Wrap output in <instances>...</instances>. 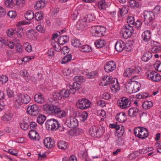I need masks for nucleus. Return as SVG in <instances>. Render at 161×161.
Segmentation results:
<instances>
[{
  "instance_id": "52",
  "label": "nucleus",
  "mask_w": 161,
  "mask_h": 161,
  "mask_svg": "<svg viewBox=\"0 0 161 161\" xmlns=\"http://www.w3.org/2000/svg\"><path fill=\"white\" fill-rule=\"evenodd\" d=\"M51 43L55 50L59 51L60 49V48H59L60 46L57 42L52 41Z\"/></svg>"
},
{
  "instance_id": "5",
  "label": "nucleus",
  "mask_w": 161,
  "mask_h": 161,
  "mask_svg": "<svg viewBox=\"0 0 161 161\" xmlns=\"http://www.w3.org/2000/svg\"><path fill=\"white\" fill-rule=\"evenodd\" d=\"M47 129L49 131H53L59 127L58 122L54 119H50L47 120L46 123Z\"/></svg>"
},
{
  "instance_id": "63",
  "label": "nucleus",
  "mask_w": 161,
  "mask_h": 161,
  "mask_svg": "<svg viewBox=\"0 0 161 161\" xmlns=\"http://www.w3.org/2000/svg\"><path fill=\"white\" fill-rule=\"evenodd\" d=\"M37 124L35 122H32L30 125V128L31 130H35L36 128Z\"/></svg>"
},
{
  "instance_id": "8",
  "label": "nucleus",
  "mask_w": 161,
  "mask_h": 161,
  "mask_svg": "<svg viewBox=\"0 0 161 161\" xmlns=\"http://www.w3.org/2000/svg\"><path fill=\"white\" fill-rule=\"evenodd\" d=\"M117 104L122 109L126 108L130 105L131 102L125 97L121 98L117 101Z\"/></svg>"
},
{
  "instance_id": "27",
  "label": "nucleus",
  "mask_w": 161,
  "mask_h": 161,
  "mask_svg": "<svg viewBox=\"0 0 161 161\" xmlns=\"http://www.w3.org/2000/svg\"><path fill=\"white\" fill-rule=\"evenodd\" d=\"M133 69L127 68L125 71L124 75L125 76L130 77L132 75H134Z\"/></svg>"
},
{
  "instance_id": "51",
  "label": "nucleus",
  "mask_w": 161,
  "mask_h": 161,
  "mask_svg": "<svg viewBox=\"0 0 161 161\" xmlns=\"http://www.w3.org/2000/svg\"><path fill=\"white\" fill-rule=\"evenodd\" d=\"M43 17V15L41 13L37 12L36 13L35 15V19L37 21H39L42 20Z\"/></svg>"
},
{
  "instance_id": "36",
  "label": "nucleus",
  "mask_w": 161,
  "mask_h": 161,
  "mask_svg": "<svg viewBox=\"0 0 161 161\" xmlns=\"http://www.w3.org/2000/svg\"><path fill=\"white\" fill-rule=\"evenodd\" d=\"M72 45L76 47H80L81 44L80 41L78 39H75L72 41Z\"/></svg>"
},
{
  "instance_id": "9",
  "label": "nucleus",
  "mask_w": 161,
  "mask_h": 161,
  "mask_svg": "<svg viewBox=\"0 0 161 161\" xmlns=\"http://www.w3.org/2000/svg\"><path fill=\"white\" fill-rule=\"evenodd\" d=\"M92 27L95 30V35L98 37H101L105 33L106 28L103 26L97 25Z\"/></svg>"
},
{
  "instance_id": "60",
  "label": "nucleus",
  "mask_w": 161,
  "mask_h": 161,
  "mask_svg": "<svg viewBox=\"0 0 161 161\" xmlns=\"http://www.w3.org/2000/svg\"><path fill=\"white\" fill-rule=\"evenodd\" d=\"M22 76L23 77L25 80H28L27 77H26V76L28 74L27 71L25 69L22 70L21 71Z\"/></svg>"
},
{
  "instance_id": "16",
  "label": "nucleus",
  "mask_w": 161,
  "mask_h": 161,
  "mask_svg": "<svg viewBox=\"0 0 161 161\" xmlns=\"http://www.w3.org/2000/svg\"><path fill=\"white\" fill-rule=\"evenodd\" d=\"M133 81H128L125 84V87L127 92L129 93H134V83Z\"/></svg>"
},
{
  "instance_id": "30",
  "label": "nucleus",
  "mask_w": 161,
  "mask_h": 161,
  "mask_svg": "<svg viewBox=\"0 0 161 161\" xmlns=\"http://www.w3.org/2000/svg\"><path fill=\"white\" fill-rule=\"evenodd\" d=\"M67 143L63 141H60L58 143V148L62 149H66L67 148Z\"/></svg>"
},
{
  "instance_id": "13",
  "label": "nucleus",
  "mask_w": 161,
  "mask_h": 161,
  "mask_svg": "<svg viewBox=\"0 0 161 161\" xmlns=\"http://www.w3.org/2000/svg\"><path fill=\"white\" fill-rule=\"evenodd\" d=\"M116 68V64L115 63L111 61L108 62L105 65L104 69L107 72H111Z\"/></svg>"
},
{
  "instance_id": "41",
  "label": "nucleus",
  "mask_w": 161,
  "mask_h": 161,
  "mask_svg": "<svg viewBox=\"0 0 161 161\" xmlns=\"http://www.w3.org/2000/svg\"><path fill=\"white\" fill-rule=\"evenodd\" d=\"M97 127L95 126L92 127L90 128L89 131V133L93 137H96V134L97 131Z\"/></svg>"
},
{
  "instance_id": "48",
  "label": "nucleus",
  "mask_w": 161,
  "mask_h": 161,
  "mask_svg": "<svg viewBox=\"0 0 161 161\" xmlns=\"http://www.w3.org/2000/svg\"><path fill=\"white\" fill-rule=\"evenodd\" d=\"M53 97L54 98V100H61L62 99L60 92H54L53 94Z\"/></svg>"
},
{
  "instance_id": "47",
  "label": "nucleus",
  "mask_w": 161,
  "mask_h": 161,
  "mask_svg": "<svg viewBox=\"0 0 161 161\" xmlns=\"http://www.w3.org/2000/svg\"><path fill=\"white\" fill-rule=\"evenodd\" d=\"M111 88L112 91L114 93H115L119 89V85L117 84L115 86L114 84H112L111 86Z\"/></svg>"
},
{
  "instance_id": "21",
  "label": "nucleus",
  "mask_w": 161,
  "mask_h": 161,
  "mask_svg": "<svg viewBox=\"0 0 161 161\" xmlns=\"http://www.w3.org/2000/svg\"><path fill=\"white\" fill-rule=\"evenodd\" d=\"M115 117L116 120L119 122H124L126 119L125 114L123 112L118 114L116 115Z\"/></svg>"
},
{
  "instance_id": "11",
  "label": "nucleus",
  "mask_w": 161,
  "mask_h": 161,
  "mask_svg": "<svg viewBox=\"0 0 161 161\" xmlns=\"http://www.w3.org/2000/svg\"><path fill=\"white\" fill-rule=\"evenodd\" d=\"M66 123L68 126L70 128L76 127L78 125L77 119L74 117H70L68 118L66 121Z\"/></svg>"
},
{
  "instance_id": "45",
  "label": "nucleus",
  "mask_w": 161,
  "mask_h": 161,
  "mask_svg": "<svg viewBox=\"0 0 161 161\" xmlns=\"http://www.w3.org/2000/svg\"><path fill=\"white\" fill-rule=\"evenodd\" d=\"M12 117V115L10 113L6 114L2 117L3 120L4 121H8L10 120Z\"/></svg>"
},
{
  "instance_id": "14",
  "label": "nucleus",
  "mask_w": 161,
  "mask_h": 161,
  "mask_svg": "<svg viewBox=\"0 0 161 161\" xmlns=\"http://www.w3.org/2000/svg\"><path fill=\"white\" fill-rule=\"evenodd\" d=\"M93 20V19L87 20V19L84 18L79 20L76 24V27L78 30H83L84 28L87 26L86 21L87 20Z\"/></svg>"
},
{
  "instance_id": "62",
  "label": "nucleus",
  "mask_w": 161,
  "mask_h": 161,
  "mask_svg": "<svg viewBox=\"0 0 161 161\" xmlns=\"http://www.w3.org/2000/svg\"><path fill=\"white\" fill-rule=\"evenodd\" d=\"M127 22L130 24L133 25L134 23L135 20L134 18L133 17L128 16L127 18Z\"/></svg>"
},
{
  "instance_id": "64",
  "label": "nucleus",
  "mask_w": 161,
  "mask_h": 161,
  "mask_svg": "<svg viewBox=\"0 0 161 161\" xmlns=\"http://www.w3.org/2000/svg\"><path fill=\"white\" fill-rule=\"evenodd\" d=\"M142 24V23L140 20H138L134 24L137 29H139L141 28Z\"/></svg>"
},
{
  "instance_id": "35",
  "label": "nucleus",
  "mask_w": 161,
  "mask_h": 161,
  "mask_svg": "<svg viewBox=\"0 0 161 161\" xmlns=\"http://www.w3.org/2000/svg\"><path fill=\"white\" fill-rule=\"evenodd\" d=\"M152 105V102L150 101H145L142 105L143 108L145 109L150 108Z\"/></svg>"
},
{
  "instance_id": "42",
  "label": "nucleus",
  "mask_w": 161,
  "mask_h": 161,
  "mask_svg": "<svg viewBox=\"0 0 161 161\" xmlns=\"http://www.w3.org/2000/svg\"><path fill=\"white\" fill-rule=\"evenodd\" d=\"M46 119V117L45 115H41L37 117V121L39 124L42 125L43 124Z\"/></svg>"
},
{
  "instance_id": "39",
  "label": "nucleus",
  "mask_w": 161,
  "mask_h": 161,
  "mask_svg": "<svg viewBox=\"0 0 161 161\" xmlns=\"http://www.w3.org/2000/svg\"><path fill=\"white\" fill-rule=\"evenodd\" d=\"M134 83V93H135L138 91L141 87L140 84L137 81H133Z\"/></svg>"
},
{
  "instance_id": "17",
  "label": "nucleus",
  "mask_w": 161,
  "mask_h": 161,
  "mask_svg": "<svg viewBox=\"0 0 161 161\" xmlns=\"http://www.w3.org/2000/svg\"><path fill=\"white\" fill-rule=\"evenodd\" d=\"M54 114L57 115L58 117L59 118L64 117L66 115L65 111L61 110L58 106H57Z\"/></svg>"
},
{
  "instance_id": "23",
  "label": "nucleus",
  "mask_w": 161,
  "mask_h": 161,
  "mask_svg": "<svg viewBox=\"0 0 161 161\" xmlns=\"http://www.w3.org/2000/svg\"><path fill=\"white\" fill-rule=\"evenodd\" d=\"M142 36L143 39L144 41H148L151 38L150 31L148 30L145 31L142 33Z\"/></svg>"
},
{
  "instance_id": "19",
  "label": "nucleus",
  "mask_w": 161,
  "mask_h": 161,
  "mask_svg": "<svg viewBox=\"0 0 161 161\" xmlns=\"http://www.w3.org/2000/svg\"><path fill=\"white\" fill-rule=\"evenodd\" d=\"M35 101L39 103H42L44 102L45 99L43 95L41 93H38L34 96Z\"/></svg>"
},
{
  "instance_id": "6",
  "label": "nucleus",
  "mask_w": 161,
  "mask_h": 161,
  "mask_svg": "<svg viewBox=\"0 0 161 161\" xmlns=\"http://www.w3.org/2000/svg\"><path fill=\"white\" fill-rule=\"evenodd\" d=\"M7 35L9 37L16 34L19 37H22L24 35L23 29L22 28H17L15 29H10L7 32Z\"/></svg>"
},
{
  "instance_id": "57",
  "label": "nucleus",
  "mask_w": 161,
  "mask_h": 161,
  "mask_svg": "<svg viewBox=\"0 0 161 161\" xmlns=\"http://www.w3.org/2000/svg\"><path fill=\"white\" fill-rule=\"evenodd\" d=\"M106 6L105 2L101 1L99 3L98 7L101 9H105Z\"/></svg>"
},
{
  "instance_id": "38",
  "label": "nucleus",
  "mask_w": 161,
  "mask_h": 161,
  "mask_svg": "<svg viewBox=\"0 0 161 161\" xmlns=\"http://www.w3.org/2000/svg\"><path fill=\"white\" fill-rule=\"evenodd\" d=\"M123 28H125V30L127 31L130 33V34L131 35L132 34L133 32L134 29L133 27L130 25L129 24H126L123 26Z\"/></svg>"
},
{
  "instance_id": "25",
  "label": "nucleus",
  "mask_w": 161,
  "mask_h": 161,
  "mask_svg": "<svg viewBox=\"0 0 161 161\" xmlns=\"http://www.w3.org/2000/svg\"><path fill=\"white\" fill-rule=\"evenodd\" d=\"M152 56V54L151 52H146L144 53L142 57V60L144 62H146L150 59Z\"/></svg>"
},
{
  "instance_id": "2",
  "label": "nucleus",
  "mask_w": 161,
  "mask_h": 161,
  "mask_svg": "<svg viewBox=\"0 0 161 161\" xmlns=\"http://www.w3.org/2000/svg\"><path fill=\"white\" fill-rule=\"evenodd\" d=\"M30 100V97L27 94H19L17 96L15 101V107L16 108H19L23 103L27 104Z\"/></svg>"
},
{
  "instance_id": "7",
  "label": "nucleus",
  "mask_w": 161,
  "mask_h": 161,
  "mask_svg": "<svg viewBox=\"0 0 161 161\" xmlns=\"http://www.w3.org/2000/svg\"><path fill=\"white\" fill-rule=\"evenodd\" d=\"M91 104V102L87 99L82 98L79 99L76 103L77 108L81 109H85L89 108Z\"/></svg>"
},
{
  "instance_id": "4",
  "label": "nucleus",
  "mask_w": 161,
  "mask_h": 161,
  "mask_svg": "<svg viewBox=\"0 0 161 161\" xmlns=\"http://www.w3.org/2000/svg\"><path fill=\"white\" fill-rule=\"evenodd\" d=\"M134 133L136 136L141 139H144L148 135V132L147 129L141 126L135 128Z\"/></svg>"
},
{
  "instance_id": "31",
  "label": "nucleus",
  "mask_w": 161,
  "mask_h": 161,
  "mask_svg": "<svg viewBox=\"0 0 161 161\" xmlns=\"http://www.w3.org/2000/svg\"><path fill=\"white\" fill-rule=\"evenodd\" d=\"M25 19L28 20H32L34 17V14L31 11H28L25 15Z\"/></svg>"
},
{
  "instance_id": "56",
  "label": "nucleus",
  "mask_w": 161,
  "mask_h": 161,
  "mask_svg": "<svg viewBox=\"0 0 161 161\" xmlns=\"http://www.w3.org/2000/svg\"><path fill=\"white\" fill-rule=\"evenodd\" d=\"M161 50V47L156 46L151 48V51L154 53H156Z\"/></svg>"
},
{
  "instance_id": "44",
  "label": "nucleus",
  "mask_w": 161,
  "mask_h": 161,
  "mask_svg": "<svg viewBox=\"0 0 161 161\" xmlns=\"http://www.w3.org/2000/svg\"><path fill=\"white\" fill-rule=\"evenodd\" d=\"M154 72H156L155 71H153L152 70H149L147 71L146 73V75L147 78L151 80L155 75V73Z\"/></svg>"
},
{
  "instance_id": "37",
  "label": "nucleus",
  "mask_w": 161,
  "mask_h": 161,
  "mask_svg": "<svg viewBox=\"0 0 161 161\" xmlns=\"http://www.w3.org/2000/svg\"><path fill=\"white\" fill-rule=\"evenodd\" d=\"M72 57L71 54H68L65 56L62 59L61 63L65 64L71 60Z\"/></svg>"
},
{
  "instance_id": "40",
  "label": "nucleus",
  "mask_w": 161,
  "mask_h": 161,
  "mask_svg": "<svg viewBox=\"0 0 161 161\" xmlns=\"http://www.w3.org/2000/svg\"><path fill=\"white\" fill-rule=\"evenodd\" d=\"M81 51L83 52H89L91 51V47L87 45L81 46L80 47Z\"/></svg>"
},
{
  "instance_id": "20",
  "label": "nucleus",
  "mask_w": 161,
  "mask_h": 161,
  "mask_svg": "<svg viewBox=\"0 0 161 161\" xmlns=\"http://www.w3.org/2000/svg\"><path fill=\"white\" fill-rule=\"evenodd\" d=\"M28 135L30 138L31 140L39 139V135L35 130H31L29 133Z\"/></svg>"
},
{
  "instance_id": "49",
  "label": "nucleus",
  "mask_w": 161,
  "mask_h": 161,
  "mask_svg": "<svg viewBox=\"0 0 161 161\" xmlns=\"http://www.w3.org/2000/svg\"><path fill=\"white\" fill-rule=\"evenodd\" d=\"M104 133V130L103 128L100 129L97 128V131L96 133V137H99L102 136Z\"/></svg>"
},
{
  "instance_id": "32",
  "label": "nucleus",
  "mask_w": 161,
  "mask_h": 161,
  "mask_svg": "<svg viewBox=\"0 0 161 161\" xmlns=\"http://www.w3.org/2000/svg\"><path fill=\"white\" fill-rule=\"evenodd\" d=\"M45 1L40 0L36 2V4L35 5V8L36 9L39 10L43 8L45 6Z\"/></svg>"
},
{
  "instance_id": "34",
  "label": "nucleus",
  "mask_w": 161,
  "mask_h": 161,
  "mask_svg": "<svg viewBox=\"0 0 161 161\" xmlns=\"http://www.w3.org/2000/svg\"><path fill=\"white\" fill-rule=\"evenodd\" d=\"M106 43L102 39H99L95 42L96 46L98 48H101L104 46Z\"/></svg>"
},
{
  "instance_id": "24",
  "label": "nucleus",
  "mask_w": 161,
  "mask_h": 161,
  "mask_svg": "<svg viewBox=\"0 0 161 161\" xmlns=\"http://www.w3.org/2000/svg\"><path fill=\"white\" fill-rule=\"evenodd\" d=\"M62 98H67L70 95V89L69 87L67 88V89H63L60 91Z\"/></svg>"
},
{
  "instance_id": "59",
  "label": "nucleus",
  "mask_w": 161,
  "mask_h": 161,
  "mask_svg": "<svg viewBox=\"0 0 161 161\" xmlns=\"http://www.w3.org/2000/svg\"><path fill=\"white\" fill-rule=\"evenodd\" d=\"M8 81V78L7 76L4 75H2L0 77V81L3 83H6Z\"/></svg>"
},
{
  "instance_id": "18",
  "label": "nucleus",
  "mask_w": 161,
  "mask_h": 161,
  "mask_svg": "<svg viewBox=\"0 0 161 161\" xmlns=\"http://www.w3.org/2000/svg\"><path fill=\"white\" fill-rule=\"evenodd\" d=\"M115 48L117 51L119 52L124 50L125 44L124 42L120 40L117 41L115 44Z\"/></svg>"
},
{
  "instance_id": "12",
  "label": "nucleus",
  "mask_w": 161,
  "mask_h": 161,
  "mask_svg": "<svg viewBox=\"0 0 161 161\" xmlns=\"http://www.w3.org/2000/svg\"><path fill=\"white\" fill-rule=\"evenodd\" d=\"M57 106L53 104H46L43 105V109L47 113L54 114Z\"/></svg>"
},
{
  "instance_id": "3",
  "label": "nucleus",
  "mask_w": 161,
  "mask_h": 161,
  "mask_svg": "<svg viewBox=\"0 0 161 161\" xmlns=\"http://www.w3.org/2000/svg\"><path fill=\"white\" fill-rule=\"evenodd\" d=\"M144 22L148 25H151L155 19V14L153 12L145 11L143 12Z\"/></svg>"
},
{
  "instance_id": "46",
  "label": "nucleus",
  "mask_w": 161,
  "mask_h": 161,
  "mask_svg": "<svg viewBox=\"0 0 161 161\" xmlns=\"http://www.w3.org/2000/svg\"><path fill=\"white\" fill-rule=\"evenodd\" d=\"M154 73H155V75L151 80L156 82L160 81L161 78L160 75L159 74H158L157 72Z\"/></svg>"
},
{
  "instance_id": "53",
  "label": "nucleus",
  "mask_w": 161,
  "mask_h": 161,
  "mask_svg": "<svg viewBox=\"0 0 161 161\" xmlns=\"http://www.w3.org/2000/svg\"><path fill=\"white\" fill-rule=\"evenodd\" d=\"M8 15L9 17L12 19H14L17 16V14L15 11H10L8 12Z\"/></svg>"
},
{
  "instance_id": "26",
  "label": "nucleus",
  "mask_w": 161,
  "mask_h": 161,
  "mask_svg": "<svg viewBox=\"0 0 161 161\" xmlns=\"http://www.w3.org/2000/svg\"><path fill=\"white\" fill-rule=\"evenodd\" d=\"M111 78V77L108 76H104L101 80V82L103 84V85L104 86L107 85L108 84H110V80Z\"/></svg>"
},
{
  "instance_id": "22",
  "label": "nucleus",
  "mask_w": 161,
  "mask_h": 161,
  "mask_svg": "<svg viewBox=\"0 0 161 161\" xmlns=\"http://www.w3.org/2000/svg\"><path fill=\"white\" fill-rule=\"evenodd\" d=\"M138 112V110L136 108H132L129 109L128 114L130 117H133L137 115Z\"/></svg>"
},
{
  "instance_id": "33",
  "label": "nucleus",
  "mask_w": 161,
  "mask_h": 161,
  "mask_svg": "<svg viewBox=\"0 0 161 161\" xmlns=\"http://www.w3.org/2000/svg\"><path fill=\"white\" fill-rule=\"evenodd\" d=\"M125 131V128L123 126L120 125V128L116 130L117 136L118 137H120L123 135Z\"/></svg>"
},
{
  "instance_id": "28",
  "label": "nucleus",
  "mask_w": 161,
  "mask_h": 161,
  "mask_svg": "<svg viewBox=\"0 0 161 161\" xmlns=\"http://www.w3.org/2000/svg\"><path fill=\"white\" fill-rule=\"evenodd\" d=\"M125 28H123L120 31L121 36L125 39H127L131 36L130 33L125 30Z\"/></svg>"
},
{
  "instance_id": "10",
  "label": "nucleus",
  "mask_w": 161,
  "mask_h": 161,
  "mask_svg": "<svg viewBox=\"0 0 161 161\" xmlns=\"http://www.w3.org/2000/svg\"><path fill=\"white\" fill-rule=\"evenodd\" d=\"M39 108L36 105H32L29 106L27 108L28 113L32 116H36L39 112Z\"/></svg>"
},
{
  "instance_id": "15",
  "label": "nucleus",
  "mask_w": 161,
  "mask_h": 161,
  "mask_svg": "<svg viewBox=\"0 0 161 161\" xmlns=\"http://www.w3.org/2000/svg\"><path fill=\"white\" fill-rule=\"evenodd\" d=\"M55 144L54 141L50 137H46L44 140V144L46 147L50 148L52 147Z\"/></svg>"
},
{
  "instance_id": "55",
  "label": "nucleus",
  "mask_w": 161,
  "mask_h": 161,
  "mask_svg": "<svg viewBox=\"0 0 161 161\" xmlns=\"http://www.w3.org/2000/svg\"><path fill=\"white\" fill-rule=\"evenodd\" d=\"M119 14L121 16L126 14L127 13V10L125 7L119 8Z\"/></svg>"
},
{
  "instance_id": "43",
  "label": "nucleus",
  "mask_w": 161,
  "mask_h": 161,
  "mask_svg": "<svg viewBox=\"0 0 161 161\" xmlns=\"http://www.w3.org/2000/svg\"><path fill=\"white\" fill-rule=\"evenodd\" d=\"M129 3L130 6L132 8H137L139 6V3L135 0H130L129 1Z\"/></svg>"
},
{
  "instance_id": "50",
  "label": "nucleus",
  "mask_w": 161,
  "mask_h": 161,
  "mask_svg": "<svg viewBox=\"0 0 161 161\" xmlns=\"http://www.w3.org/2000/svg\"><path fill=\"white\" fill-rule=\"evenodd\" d=\"M154 67L156 70L161 72V62L160 61H157L154 64Z\"/></svg>"
},
{
  "instance_id": "58",
  "label": "nucleus",
  "mask_w": 161,
  "mask_h": 161,
  "mask_svg": "<svg viewBox=\"0 0 161 161\" xmlns=\"http://www.w3.org/2000/svg\"><path fill=\"white\" fill-rule=\"evenodd\" d=\"M20 127L21 129L24 130H27L29 127V125L26 123L25 121L23 122V123H21L20 124Z\"/></svg>"
},
{
  "instance_id": "54",
  "label": "nucleus",
  "mask_w": 161,
  "mask_h": 161,
  "mask_svg": "<svg viewBox=\"0 0 161 161\" xmlns=\"http://www.w3.org/2000/svg\"><path fill=\"white\" fill-rule=\"evenodd\" d=\"M153 149V147H150V148H148V149H147L146 148H143L142 149H140L139 151H138L139 152L138 153L139 154H143L146 153L149 151H151Z\"/></svg>"
},
{
  "instance_id": "1",
  "label": "nucleus",
  "mask_w": 161,
  "mask_h": 161,
  "mask_svg": "<svg viewBox=\"0 0 161 161\" xmlns=\"http://www.w3.org/2000/svg\"><path fill=\"white\" fill-rule=\"evenodd\" d=\"M75 81L72 84H69V87L70 92L73 94H75L77 90H79L81 88V84L78 82H83L85 81V78L82 76H75L74 78Z\"/></svg>"
},
{
  "instance_id": "61",
  "label": "nucleus",
  "mask_w": 161,
  "mask_h": 161,
  "mask_svg": "<svg viewBox=\"0 0 161 161\" xmlns=\"http://www.w3.org/2000/svg\"><path fill=\"white\" fill-rule=\"evenodd\" d=\"M88 116V114L86 112H83L80 116V117L82 119L81 120H82L83 122H84Z\"/></svg>"
},
{
  "instance_id": "29",
  "label": "nucleus",
  "mask_w": 161,
  "mask_h": 161,
  "mask_svg": "<svg viewBox=\"0 0 161 161\" xmlns=\"http://www.w3.org/2000/svg\"><path fill=\"white\" fill-rule=\"evenodd\" d=\"M68 41V38L66 36H63L60 37L58 39V43L60 45H63Z\"/></svg>"
}]
</instances>
